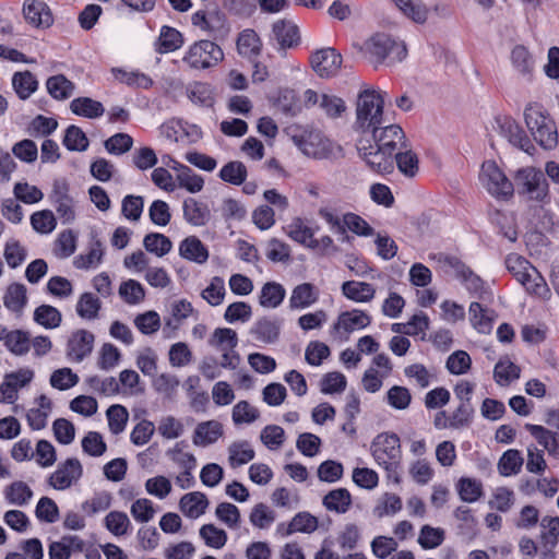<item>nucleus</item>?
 <instances>
[{
  "mask_svg": "<svg viewBox=\"0 0 559 559\" xmlns=\"http://www.w3.org/2000/svg\"><path fill=\"white\" fill-rule=\"evenodd\" d=\"M111 73L117 81L131 87L148 90L153 86V80L138 70L112 68Z\"/></svg>",
  "mask_w": 559,
  "mask_h": 559,
  "instance_id": "c85d7f7f",
  "label": "nucleus"
},
{
  "mask_svg": "<svg viewBox=\"0 0 559 559\" xmlns=\"http://www.w3.org/2000/svg\"><path fill=\"white\" fill-rule=\"evenodd\" d=\"M23 13L25 20L35 27H49L53 21L49 7L41 0H25Z\"/></svg>",
  "mask_w": 559,
  "mask_h": 559,
  "instance_id": "a211bd4d",
  "label": "nucleus"
},
{
  "mask_svg": "<svg viewBox=\"0 0 559 559\" xmlns=\"http://www.w3.org/2000/svg\"><path fill=\"white\" fill-rule=\"evenodd\" d=\"M456 490L460 498L468 503L477 501L484 493L481 481L471 477H461Z\"/></svg>",
  "mask_w": 559,
  "mask_h": 559,
  "instance_id": "37998d69",
  "label": "nucleus"
},
{
  "mask_svg": "<svg viewBox=\"0 0 559 559\" xmlns=\"http://www.w3.org/2000/svg\"><path fill=\"white\" fill-rule=\"evenodd\" d=\"M506 266L514 278L531 294L545 297L549 289L540 273L524 257L510 253Z\"/></svg>",
  "mask_w": 559,
  "mask_h": 559,
  "instance_id": "423d86ee",
  "label": "nucleus"
},
{
  "mask_svg": "<svg viewBox=\"0 0 559 559\" xmlns=\"http://www.w3.org/2000/svg\"><path fill=\"white\" fill-rule=\"evenodd\" d=\"M521 368L509 358H501L495 366L493 379L501 386L509 385L520 378Z\"/></svg>",
  "mask_w": 559,
  "mask_h": 559,
  "instance_id": "e433bc0d",
  "label": "nucleus"
},
{
  "mask_svg": "<svg viewBox=\"0 0 559 559\" xmlns=\"http://www.w3.org/2000/svg\"><path fill=\"white\" fill-rule=\"evenodd\" d=\"M226 295L225 282L219 276H214L210 284L202 290V298L211 306H218Z\"/></svg>",
  "mask_w": 559,
  "mask_h": 559,
  "instance_id": "774afa93",
  "label": "nucleus"
},
{
  "mask_svg": "<svg viewBox=\"0 0 559 559\" xmlns=\"http://www.w3.org/2000/svg\"><path fill=\"white\" fill-rule=\"evenodd\" d=\"M526 429L551 457L559 460V435L557 432L538 425H526Z\"/></svg>",
  "mask_w": 559,
  "mask_h": 559,
  "instance_id": "5701e85b",
  "label": "nucleus"
},
{
  "mask_svg": "<svg viewBox=\"0 0 559 559\" xmlns=\"http://www.w3.org/2000/svg\"><path fill=\"white\" fill-rule=\"evenodd\" d=\"M4 346L13 355H26L31 348V338L28 332L22 330L9 331L4 341Z\"/></svg>",
  "mask_w": 559,
  "mask_h": 559,
  "instance_id": "c03bdc74",
  "label": "nucleus"
},
{
  "mask_svg": "<svg viewBox=\"0 0 559 559\" xmlns=\"http://www.w3.org/2000/svg\"><path fill=\"white\" fill-rule=\"evenodd\" d=\"M361 51L376 68L401 62L407 53L406 47L402 41L395 40L385 33H377L370 36L364 43Z\"/></svg>",
  "mask_w": 559,
  "mask_h": 559,
  "instance_id": "7ed1b4c3",
  "label": "nucleus"
},
{
  "mask_svg": "<svg viewBox=\"0 0 559 559\" xmlns=\"http://www.w3.org/2000/svg\"><path fill=\"white\" fill-rule=\"evenodd\" d=\"M3 306L12 313L21 316L27 305V288L21 283H11L4 290Z\"/></svg>",
  "mask_w": 559,
  "mask_h": 559,
  "instance_id": "6ab92c4d",
  "label": "nucleus"
},
{
  "mask_svg": "<svg viewBox=\"0 0 559 559\" xmlns=\"http://www.w3.org/2000/svg\"><path fill=\"white\" fill-rule=\"evenodd\" d=\"M408 474L418 485H427L435 476L431 463L426 459H417L408 467Z\"/></svg>",
  "mask_w": 559,
  "mask_h": 559,
  "instance_id": "4d7b16f0",
  "label": "nucleus"
},
{
  "mask_svg": "<svg viewBox=\"0 0 559 559\" xmlns=\"http://www.w3.org/2000/svg\"><path fill=\"white\" fill-rule=\"evenodd\" d=\"M319 527V520L309 512H298L289 522L286 535L293 533L311 534Z\"/></svg>",
  "mask_w": 559,
  "mask_h": 559,
  "instance_id": "a18cd8bd",
  "label": "nucleus"
},
{
  "mask_svg": "<svg viewBox=\"0 0 559 559\" xmlns=\"http://www.w3.org/2000/svg\"><path fill=\"white\" fill-rule=\"evenodd\" d=\"M292 139L300 152L311 158L325 159L341 152V147L319 130H302Z\"/></svg>",
  "mask_w": 559,
  "mask_h": 559,
  "instance_id": "0eeeda50",
  "label": "nucleus"
},
{
  "mask_svg": "<svg viewBox=\"0 0 559 559\" xmlns=\"http://www.w3.org/2000/svg\"><path fill=\"white\" fill-rule=\"evenodd\" d=\"M173 168L178 171L177 180L181 188H185L190 193H197L203 189V178L193 173L189 167L176 163Z\"/></svg>",
  "mask_w": 559,
  "mask_h": 559,
  "instance_id": "a19ab883",
  "label": "nucleus"
},
{
  "mask_svg": "<svg viewBox=\"0 0 559 559\" xmlns=\"http://www.w3.org/2000/svg\"><path fill=\"white\" fill-rule=\"evenodd\" d=\"M521 452L515 449L506 451L498 462V471L502 476H511L520 473L523 465Z\"/></svg>",
  "mask_w": 559,
  "mask_h": 559,
  "instance_id": "8fccbe9b",
  "label": "nucleus"
},
{
  "mask_svg": "<svg viewBox=\"0 0 559 559\" xmlns=\"http://www.w3.org/2000/svg\"><path fill=\"white\" fill-rule=\"evenodd\" d=\"M35 403L36 407L31 408L26 417L32 429L40 430L47 425V419L51 412V401L46 395H40L36 399Z\"/></svg>",
  "mask_w": 559,
  "mask_h": 559,
  "instance_id": "7c9ffc66",
  "label": "nucleus"
},
{
  "mask_svg": "<svg viewBox=\"0 0 559 559\" xmlns=\"http://www.w3.org/2000/svg\"><path fill=\"white\" fill-rule=\"evenodd\" d=\"M400 11L416 23H424L428 16V9L421 0H392Z\"/></svg>",
  "mask_w": 559,
  "mask_h": 559,
  "instance_id": "49530a36",
  "label": "nucleus"
},
{
  "mask_svg": "<svg viewBox=\"0 0 559 559\" xmlns=\"http://www.w3.org/2000/svg\"><path fill=\"white\" fill-rule=\"evenodd\" d=\"M223 435V426L216 420H209L197 426L193 433V443L206 447L216 442Z\"/></svg>",
  "mask_w": 559,
  "mask_h": 559,
  "instance_id": "bb28decb",
  "label": "nucleus"
},
{
  "mask_svg": "<svg viewBox=\"0 0 559 559\" xmlns=\"http://www.w3.org/2000/svg\"><path fill=\"white\" fill-rule=\"evenodd\" d=\"M219 178L225 182L240 186L247 178V167L241 162H229L221 168Z\"/></svg>",
  "mask_w": 559,
  "mask_h": 559,
  "instance_id": "0e129e2a",
  "label": "nucleus"
},
{
  "mask_svg": "<svg viewBox=\"0 0 559 559\" xmlns=\"http://www.w3.org/2000/svg\"><path fill=\"white\" fill-rule=\"evenodd\" d=\"M371 454L376 463L386 474V479L395 485L402 481V450L395 433H380L371 443Z\"/></svg>",
  "mask_w": 559,
  "mask_h": 559,
  "instance_id": "f03ea898",
  "label": "nucleus"
},
{
  "mask_svg": "<svg viewBox=\"0 0 559 559\" xmlns=\"http://www.w3.org/2000/svg\"><path fill=\"white\" fill-rule=\"evenodd\" d=\"M12 86L21 99H27L38 87L36 78L29 72H16L12 76Z\"/></svg>",
  "mask_w": 559,
  "mask_h": 559,
  "instance_id": "58836bf2",
  "label": "nucleus"
},
{
  "mask_svg": "<svg viewBox=\"0 0 559 559\" xmlns=\"http://www.w3.org/2000/svg\"><path fill=\"white\" fill-rule=\"evenodd\" d=\"M187 94L193 104L203 107H212L215 100L213 86L203 82L191 84L187 90Z\"/></svg>",
  "mask_w": 559,
  "mask_h": 559,
  "instance_id": "4c0bfd02",
  "label": "nucleus"
},
{
  "mask_svg": "<svg viewBox=\"0 0 559 559\" xmlns=\"http://www.w3.org/2000/svg\"><path fill=\"white\" fill-rule=\"evenodd\" d=\"M306 107H318L326 117L338 118L346 110L345 102L335 94L308 88L304 92Z\"/></svg>",
  "mask_w": 559,
  "mask_h": 559,
  "instance_id": "f8f14e48",
  "label": "nucleus"
},
{
  "mask_svg": "<svg viewBox=\"0 0 559 559\" xmlns=\"http://www.w3.org/2000/svg\"><path fill=\"white\" fill-rule=\"evenodd\" d=\"M133 324L142 334L152 335L160 328V317L156 311L148 310L136 314Z\"/></svg>",
  "mask_w": 559,
  "mask_h": 559,
  "instance_id": "e2e57ef3",
  "label": "nucleus"
},
{
  "mask_svg": "<svg viewBox=\"0 0 559 559\" xmlns=\"http://www.w3.org/2000/svg\"><path fill=\"white\" fill-rule=\"evenodd\" d=\"M284 297V287L278 283L270 282L262 287L259 302L264 308H276L282 304Z\"/></svg>",
  "mask_w": 559,
  "mask_h": 559,
  "instance_id": "603ef678",
  "label": "nucleus"
},
{
  "mask_svg": "<svg viewBox=\"0 0 559 559\" xmlns=\"http://www.w3.org/2000/svg\"><path fill=\"white\" fill-rule=\"evenodd\" d=\"M251 334L259 342L271 344L280 335V326L276 322L269 319L259 320L251 330Z\"/></svg>",
  "mask_w": 559,
  "mask_h": 559,
  "instance_id": "09e8293b",
  "label": "nucleus"
},
{
  "mask_svg": "<svg viewBox=\"0 0 559 559\" xmlns=\"http://www.w3.org/2000/svg\"><path fill=\"white\" fill-rule=\"evenodd\" d=\"M210 506V501L205 493L201 491H191L185 493L178 503L180 512L188 519H199L202 516Z\"/></svg>",
  "mask_w": 559,
  "mask_h": 559,
  "instance_id": "f3484780",
  "label": "nucleus"
},
{
  "mask_svg": "<svg viewBox=\"0 0 559 559\" xmlns=\"http://www.w3.org/2000/svg\"><path fill=\"white\" fill-rule=\"evenodd\" d=\"M271 501L277 508L294 510L300 503V496L296 489L278 487L272 492Z\"/></svg>",
  "mask_w": 559,
  "mask_h": 559,
  "instance_id": "3c124183",
  "label": "nucleus"
},
{
  "mask_svg": "<svg viewBox=\"0 0 559 559\" xmlns=\"http://www.w3.org/2000/svg\"><path fill=\"white\" fill-rule=\"evenodd\" d=\"M285 439L284 429L277 425H267L260 433L261 442L271 451L281 449Z\"/></svg>",
  "mask_w": 559,
  "mask_h": 559,
  "instance_id": "69168bd1",
  "label": "nucleus"
},
{
  "mask_svg": "<svg viewBox=\"0 0 559 559\" xmlns=\"http://www.w3.org/2000/svg\"><path fill=\"white\" fill-rule=\"evenodd\" d=\"M183 36L175 27L164 25L159 29L158 37L154 44L156 52L164 55L174 52L183 46Z\"/></svg>",
  "mask_w": 559,
  "mask_h": 559,
  "instance_id": "aec40b11",
  "label": "nucleus"
},
{
  "mask_svg": "<svg viewBox=\"0 0 559 559\" xmlns=\"http://www.w3.org/2000/svg\"><path fill=\"white\" fill-rule=\"evenodd\" d=\"M143 246L146 251L159 258L166 255L173 248L170 239L157 233L147 234L143 239Z\"/></svg>",
  "mask_w": 559,
  "mask_h": 559,
  "instance_id": "bf43d9fd",
  "label": "nucleus"
},
{
  "mask_svg": "<svg viewBox=\"0 0 559 559\" xmlns=\"http://www.w3.org/2000/svg\"><path fill=\"white\" fill-rule=\"evenodd\" d=\"M524 121L534 140L544 148L551 150L558 143L557 127L547 110L537 103L524 108Z\"/></svg>",
  "mask_w": 559,
  "mask_h": 559,
  "instance_id": "20e7f679",
  "label": "nucleus"
},
{
  "mask_svg": "<svg viewBox=\"0 0 559 559\" xmlns=\"http://www.w3.org/2000/svg\"><path fill=\"white\" fill-rule=\"evenodd\" d=\"M3 493L10 504L17 507L26 506L33 498V490L22 480H15L8 485Z\"/></svg>",
  "mask_w": 559,
  "mask_h": 559,
  "instance_id": "f704fd0d",
  "label": "nucleus"
},
{
  "mask_svg": "<svg viewBox=\"0 0 559 559\" xmlns=\"http://www.w3.org/2000/svg\"><path fill=\"white\" fill-rule=\"evenodd\" d=\"M83 475L81 462L75 457L61 462L48 477V484L56 490H66L75 485Z\"/></svg>",
  "mask_w": 559,
  "mask_h": 559,
  "instance_id": "ddd939ff",
  "label": "nucleus"
},
{
  "mask_svg": "<svg viewBox=\"0 0 559 559\" xmlns=\"http://www.w3.org/2000/svg\"><path fill=\"white\" fill-rule=\"evenodd\" d=\"M448 262L454 267L457 278L461 280L466 289L480 297L484 293L481 278L459 261L448 259Z\"/></svg>",
  "mask_w": 559,
  "mask_h": 559,
  "instance_id": "2f4dec72",
  "label": "nucleus"
},
{
  "mask_svg": "<svg viewBox=\"0 0 559 559\" xmlns=\"http://www.w3.org/2000/svg\"><path fill=\"white\" fill-rule=\"evenodd\" d=\"M469 321L479 333L488 334L497 318L493 310L483 307L478 302H472L468 308Z\"/></svg>",
  "mask_w": 559,
  "mask_h": 559,
  "instance_id": "4be33fe9",
  "label": "nucleus"
},
{
  "mask_svg": "<svg viewBox=\"0 0 559 559\" xmlns=\"http://www.w3.org/2000/svg\"><path fill=\"white\" fill-rule=\"evenodd\" d=\"M94 334L86 330L74 331L67 344V356L76 362L87 357L94 347Z\"/></svg>",
  "mask_w": 559,
  "mask_h": 559,
  "instance_id": "2eb2a0df",
  "label": "nucleus"
},
{
  "mask_svg": "<svg viewBox=\"0 0 559 559\" xmlns=\"http://www.w3.org/2000/svg\"><path fill=\"white\" fill-rule=\"evenodd\" d=\"M511 64L514 71L526 80H531L535 60L530 53L528 49L522 45L515 46L511 51Z\"/></svg>",
  "mask_w": 559,
  "mask_h": 559,
  "instance_id": "b1692460",
  "label": "nucleus"
},
{
  "mask_svg": "<svg viewBox=\"0 0 559 559\" xmlns=\"http://www.w3.org/2000/svg\"><path fill=\"white\" fill-rule=\"evenodd\" d=\"M158 355L152 347H144L138 352L135 365L144 376L155 377L157 373Z\"/></svg>",
  "mask_w": 559,
  "mask_h": 559,
  "instance_id": "13d9d810",
  "label": "nucleus"
},
{
  "mask_svg": "<svg viewBox=\"0 0 559 559\" xmlns=\"http://www.w3.org/2000/svg\"><path fill=\"white\" fill-rule=\"evenodd\" d=\"M191 23L194 27L209 34L218 32L224 25V15L218 11L205 12L199 10L191 15Z\"/></svg>",
  "mask_w": 559,
  "mask_h": 559,
  "instance_id": "a878e982",
  "label": "nucleus"
},
{
  "mask_svg": "<svg viewBox=\"0 0 559 559\" xmlns=\"http://www.w3.org/2000/svg\"><path fill=\"white\" fill-rule=\"evenodd\" d=\"M100 308L99 298L92 293L82 294L75 306L78 316L84 320L97 319Z\"/></svg>",
  "mask_w": 559,
  "mask_h": 559,
  "instance_id": "ea45409f",
  "label": "nucleus"
},
{
  "mask_svg": "<svg viewBox=\"0 0 559 559\" xmlns=\"http://www.w3.org/2000/svg\"><path fill=\"white\" fill-rule=\"evenodd\" d=\"M404 132L397 124L373 128L359 135L357 151L367 166L378 174H389L394 167V155L404 144Z\"/></svg>",
  "mask_w": 559,
  "mask_h": 559,
  "instance_id": "f257e3e1",
  "label": "nucleus"
},
{
  "mask_svg": "<svg viewBox=\"0 0 559 559\" xmlns=\"http://www.w3.org/2000/svg\"><path fill=\"white\" fill-rule=\"evenodd\" d=\"M515 182L519 193L528 200L544 202L548 198V183L544 174L534 167L519 169Z\"/></svg>",
  "mask_w": 559,
  "mask_h": 559,
  "instance_id": "9d476101",
  "label": "nucleus"
},
{
  "mask_svg": "<svg viewBox=\"0 0 559 559\" xmlns=\"http://www.w3.org/2000/svg\"><path fill=\"white\" fill-rule=\"evenodd\" d=\"M33 318L37 324L49 330L59 328L62 322L61 312L50 305L38 306L34 311Z\"/></svg>",
  "mask_w": 559,
  "mask_h": 559,
  "instance_id": "79ce46f5",
  "label": "nucleus"
},
{
  "mask_svg": "<svg viewBox=\"0 0 559 559\" xmlns=\"http://www.w3.org/2000/svg\"><path fill=\"white\" fill-rule=\"evenodd\" d=\"M371 323V318L364 311L354 309L342 312L334 323V331L340 334H349L361 330Z\"/></svg>",
  "mask_w": 559,
  "mask_h": 559,
  "instance_id": "dca6fc26",
  "label": "nucleus"
},
{
  "mask_svg": "<svg viewBox=\"0 0 559 559\" xmlns=\"http://www.w3.org/2000/svg\"><path fill=\"white\" fill-rule=\"evenodd\" d=\"M262 44L253 29H243L237 39V50L240 56L253 60L261 52Z\"/></svg>",
  "mask_w": 559,
  "mask_h": 559,
  "instance_id": "c756f323",
  "label": "nucleus"
},
{
  "mask_svg": "<svg viewBox=\"0 0 559 559\" xmlns=\"http://www.w3.org/2000/svg\"><path fill=\"white\" fill-rule=\"evenodd\" d=\"M342 293L355 302H369L376 296V288L366 282L347 281L342 285Z\"/></svg>",
  "mask_w": 559,
  "mask_h": 559,
  "instance_id": "cd10ccee",
  "label": "nucleus"
},
{
  "mask_svg": "<svg viewBox=\"0 0 559 559\" xmlns=\"http://www.w3.org/2000/svg\"><path fill=\"white\" fill-rule=\"evenodd\" d=\"M209 343L219 352L235 349L238 344L237 333L229 328H217Z\"/></svg>",
  "mask_w": 559,
  "mask_h": 559,
  "instance_id": "de8ad7c7",
  "label": "nucleus"
},
{
  "mask_svg": "<svg viewBox=\"0 0 559 559\" xmlns=\"http://www.w3.org/2000/svg\"><path fill=\"white\" fill-rule=\"evenodd\" d=\"M311 67L321 78L335 75L342 66V56L333 48H322L311 56Z\"/></svg>",
  "mask_w": 559,
  "mask_h": 559,
  "instance_id": "4468645a",
  "label": "nucleus"
},
{
  "mask_svg": "<svg viewBox=\"0 0 559 559\" xmlns=\"http://www.w3.org/2000/svg\"><path fill=\"white\" fill-rule=\"evenodd\" d=\"M384 95V92L374 88L359 93L355 124L360 135L383 123Z\"/></svg>",
  "mask_w": 559,
  "mask_h": 559,
  "instance_id": "39448f33",
  "label": "nucleus"
},
{
  "mask_svg": "<svg viewBox=\"0 0 559 559\" xmlns=\"http://www.w3.org/2000/svg\"><path fill=\"white\" fill-rule=\"evenodd\" d=\"M490 126L492 131L500 134L514 147L525 153H531V150L534 148L530 138L513 117L506 114H497L492 118Z\"/></svg>",
  "mask_w": 559,
  "mask_h": 559,
  "instance_id": "9b49d317",
  "label": "nucleus"
},
{
  "mask_svg": "<svg viewBox=\"0 0 559 559\" xmlns=\"http://www.w3.org/2000/svg\"><path fill=\"white\" fill-rule=\"evenodd\" d=\"M105 527L115 536L128 534L131 522L122 511H110L104 519Z\"/></svg>",
  "mask_w": 559,
  "mask_h": 559,
  "instance_id": "6e6d98bb",
  "label": "nucleus"
},
{
  "mask_svg": "<svg viewBox=\"0 0 559 559\" xmlns=\"http://www.w3.org/2000/svg\"><path fill=\"white\" fill-rule=\"evenodd\" d=\"M223 59V49L217 44L201 39L188 47L182 61L191 69L205 70L216 67Z\"/></svg>",
  "mask_w": 559,
  "mask_h": 559,
  "instance_id": "1a4fd4ad",
  "label": "nucleus"
},
{
  "mask_svg": "<svg viewBox=\"0 0 559 559\" xmlns=\"http://www.w3.org/2000/svg\"><path fill=\"white\" fill-rule=\"evenodd\" d=\"M71 111L87 119H96L104 115L105 108L100 102L90 97L74 98L70 104Z\"/></svg>",
  "mask_w": 559,
  "mask_h": 559,
  "instance_id": "473e14b6",
  "label": "nucleus"
},
{
  "mask_svg": "<svg viewBox=\"0 0 559 559\" xmlns=\"http://www.w3.org/2000/svg\"><path fill=\"white\" fill-rule=\"evenodd\" d=\"M179 254L181 258L198 264H203L209 259V251L202 241L190 236L183 239L179 245Z\"/></svg>",
  "mask_w": 559,
  "mask_h": 559,
  "instance_id": "393cba45",
  "label": "nucleus"
},
{
  "mask_svg": "<svg viewBox=\"0 0 559 559\" xmlns=\"http://www.w3.org/2000/svg\"><path fill=\"white\" fill-rule=\"evenodd\" d=\"M254 455L255 452L248 441H236L228 447V463L233 468L249 463Z\"/></svg>",
  "mask_w": 559,
  "mask_h": 559,
  "instance_id": "c9c22d12",
  "label": "nucleus"
},
{
  "mask_svg": "<svg viewBox=\"0 0 559 559\" xmlns=\"http://www.w3.org/2000/svg\"><path fill=\"white\" fill-rule=\"evenodd\" d=\"M319 289L311 283L297 285L289 297L292 309H306L316 304L319 299Z\"/></svg>",
  "mask_w": 559,
  "mask_h": 559,
  "instance_id": "412c9836",
  "label": "nucleus"
},
{
  "mask_svg": "<svg viewBox=\"0 0 559 559\" xmlns=\"http://www.w3.org/2000/svg\"><path fill=\"white\" fill-rule=\"evenodd\" d=\"M119 296L128 305H138L145 298V289L142 284L135 280H128L120 284Z\"/></svg>",
  "mask_w": 559,
  "mask_h": 559,
  "instance_id": "864d4df0",
  "label": "nucleus"
},
{
  "mask_svg": "<svg viewBox=\"0 0 559 559\" xmlns=\"http://www.w3.org/2000/svg\"><path fill=\"white\" fill-rule=\"evenodd\" d=\"M481 187L495 199L508 201L513 197L514 187L495 160H485L479 171Z\"/></svg>",
  "mask_w": 559,
  "mask_h": 559,
  "instance_id": "6e6552de",
  "label": "nucleus"
},
{
  "mask_svg": "<svg viewBox=\"0 0 559 559\" xmlns=\"http://www.w3.org/2000/svg\"><path fill=\"white\" fill-rule=\"evenodd\" d=\"M48 93L56 99L69 98L74 92V85L63 75H55L47 80Z\"/></svg>",
  "mask_w": 559,
  "mask_h": 559,
  "instance_id": "680f3d73",
  "label": "nucleus"
},
{
  "mask_svg": "<svg viewBox=\"0 0 559 559\" xmlns=\"http://www.w3.org/2000/svg\"><path fill=\"white\" fill-rule=\"evenodd\" d=\"M199 534L205 545L211 548L221 549L227 543V533L214 524L202 525Z\"/></svg>",
  "mask_w": 559,
  "mask_h": 559,
  "instance_id": "052dcab7",
  "label": "nucleus"
},
{
  "mask_svg": "<svg viewBox=\"0 0 559 559\" xmlns=\"http://www.w3.org/2000/svg\"><path fill=\"white\" fill-rule=\"evenodd\" d=\"M273 35L281 47H292L298 39V29L290 22L277 21L273 25Z\"/></svg>",
  "mask_w": 559,
  "mask_h": 559,
  "instance_id": "5fc2aeb1",
  "label": "nucleus"
},
{
  "mask_svg": "<svg viewBox=\"0 0 559 559\" xmlns=\"http://www.w3.org/2000/svg\"><path fill=\"white\" fill-rule=\"evenodd\" d=\"M322 503L326 510L342 514L352 506V496L345 488L333 489L323 497Z\"/></svg>",
  "mask_w": 559,
  "mask_h": 559,
  "instance_id": "72a5a7b5",
  "label": "nucleus"
},
{
  "mask_svg": "<svg viewBox=\"0 0 559 559\" xmlns=\"http://www.w3.org/2000/svg\"><path fill=\"white\" fill-rule=\"evenodd\" d=\"M401 509V498L395 493L385 492L379 498L376 507L373 508V514L378 518H383L386 515L395 514Z\"/></svg>",
  "mask_w": 559,
  "mask_h": 559,
  "instance_id": "338daca9",
  "label": "nucleus"
}]
</instances>
